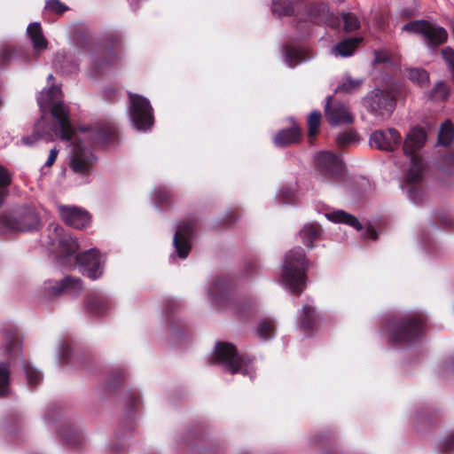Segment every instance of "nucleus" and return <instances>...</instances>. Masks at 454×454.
I'll return each instance as SVG.
<instances>
[{
    "instance_id": "obj_21",
    "label": "nucleus",
    "mask_w": 454,
    "mask_h": 454,
    "mask_svg": "<svg viewBox=\"0 0 454 454\" xmlns=\"http://www.w3.org/2000/svg\"><path fill=\"white\" fill-rule=\"evenodd\" d=\"M301 2V0H271V12L279 17H292L294 24Z\"/></svg>"
},
{
    "instance_id": "obj_8",
    "label": "nucleus",
    "mask_w": 454,
    "mask_h": 454,
    "mask_svg": "<svg viewBox=\"0 0 454 454\" xmlns=\"http://www.w3.org/2000/svg\"><path fill=\"white\" fill-rule=\"evenodd\" d=\"M314 162L316 177L320 182L335 184L341 179L344 168L339 155L328 151H322L315 154Z\"/></svg>"
},
{
    "instance_id": "obj_26",
    "label": "nucleus",
    "mask_w": 454,
    "mask_h": 454,
    "mask_svg": "<svg viewBox=\"0 0 454 454\" xmlns=\"http://www.w3.org/2000/svg\"><path fill=\"white\" fill-rule=\"evenodd\" d=\"M325 217L333 223H346L354 227L356 230L362 229L359 221L352 215L346 213L342 210H336L325 214Z\"/></svg>"
},
{
    "instance_id": "obj_42",
    "label": "nucleus",
    "mask_w": 454,
    "mask_h": 454,
    "mask_svg": "<svg viewBox=\"0 0 454 454\" xmlns=\"http://www.w3.org/2000/svg\"><path fill=\"white\" fill-rule=\"evenodd\" d=\"M335 140L339 145L345 146L356 140V134L353 131L343 132L339 134Z\"/></svg>"
},
{
    "instance_id": "obj_36",
    "label": "nucleus",
    "mask_w": 454,
    "mask_h": 454,
    "mask_svg": "<svg viewBox=\"0 0 454 454\" xmlns=\"http://www.w3.org/2000/svg\"><path fill=\"white\" fill-rule=\"evenodd\" d=\"M68 6L61 3L59 0H46L44 5V13H54L58 15L63 14L68 10Z\"/></svg>"
},
{
    "instance_id": "obj_46",
    "label": "nucleus",
    "mask_w": 454,
    "mask_h": 454,
    "mask_svg": "<svg viewBox=\"0 0 454 454\" xmlns=\"http://www.w3.org/2000/svg\"><path fill=\"white\" fill-rule=\"evenodd\" d=\"M71 348L68 343L61 341L59 346L58 356L61 360H65L70 355Z\"/></svg>"
},
{
    "instance_id": "obj_5",
    "label": "nucleus",
    "mask_w": 454,
    "mask_h": 454,
    "mask_svg": "<svg viewBox=\"0 0 454 454\" xmlns=\"http://www.w3.org/2000/svg\"><path fill=\"white\" fill-rule=\"evenodd\" d=\"M424 322V317L420 314L394 318L387 322L384 334L391 343H408L421 335Z\"/></svg>"
},
{
    "instance_id": "obj_11",
    "label": "nucleus",
    "mask_w": 454,
    "mask_h": 454,
    "mask_svg": "<svg viewBox=\"0 0 454 454\" xmlns=\"http://www.w3.org/2000/svg\"><path fill=\"white\" fill-rule=\"evenodd\" d=\"M1 223L11 231H29L37 229L39 219L30 209L19 208L4 213Z\"/></svg>"
},
{
    "instance_id": "obj_2",
    "label": "nucleus",
    "mask_w": 454,
    "mask_h": 454,
    "mask_svg": "<svg viewBox=\"0 0 454 454\" xmlns=\"http://www.w3.org/2000/svg\"><path fill=\"white\" fill-rule=\"evenodd\" d=\"M427 140V134L420 127H413L407 134L403 142L404 153L411 157L410 168L403 189L406 191L410 200L415 205H420L426 200V194L420 184L423 164L421 159L416 155Z\"/></svg>"
},
{
    "instance_id": "obj_31",
    "label": "nucleus",
    "mask_w": 454,
    "mask_h": 454,
    "mask_svg": "<svg viewBox=\"0 0 454 454\" xmlns=\"http://www.w3.org/2000/svg\"><path fill=\"white\" fill-rule=\"evenodd\" d=\"M454 138V127L450 121L443 122L439 129L438 141L442 145H449Z\"/></svg>"
},
{
    "instance_id": "obj_25",
    "label": "nucleus",
    "mask_w": 454,
    "mask_h": 454,
    "mask_svg": "<svg viewBox=\"0 0 454 454\" xmlns=\"http://www.w3.org/2000/svg\"><path fill=\"white\" fill-rule=\"evenodd\" d=\"M285 63L290 67H294L298 64L310 59L304 49L295 47H286L284 51Z\"/></svg>"
},
{
    "instance_id": "obj_13",
    "label": "nucleus",
    "mask_w": 454,
    "mask_h": 454,
    "mask_svg": "<svg viewBox=\"0 0 454 454\" xmlns=\"http://www.w3.org/2000/svg\"><path fill=\"white\" fill-rule=\"evenodd\" d=\"M80 270L92 280L98 279L104 272L106 256L97 248H91L74 257Z\"/></svg>"
},
{
    "instance_id": "obj_16",
    "label": "nucleus",
    "mask_w": 454,
    "mask_h": 454,
    "mask_svg": "<svg viewBox=\"0 0 454 454\" xmlns=\"http://www.w3.org/2000/svg\"><path fill=\"white\" fill-rule=\"evenodd\" d=\"M59 212L65 223L72 228L82 230L90 224V214L81 207L61 205L59 207Z\"/></svg>"
},
{
    "instance_id": "obj_53",
    "label": "nucleus",
    "mask_w": 454,
    "mask_h": 454,
    "mask_svg": "<svg viewBox=\"0 0 454 454\" xmlns=\"http://www.w3.org/2000/svg\"><path fill=\"white\" fill-rule=\"evenodd\" d=\"M52 79H53V75H52L51 74H49V76H48V81H51V80H52Z\"/></svg>"
},
{
    "instance_id": "obj_48",
    "label": "nucleus",
    "mask_w": 454,
    "mask_h": 454,
    "mask_svg": "<svg viewBox=\"0 0 454 454\" xmlns=\"http://www.w3.org/2000/svg\"><path fill=\"white\" fill-rule=\"evenodd\" d=\"M364 239H370L372 240H375L377 239V232L375 231L374 229L372 228H368L364 232Z\"/></svg>"
},
{
    "instance_id": "obj_14",
    "label": "nucleus",
    "mask_w": 454,
    "mask_h": 454,
    "mask_svg": "<svg viewBox=\"0 0 454 454\" xmlns=\"http://www.w3.org/2000/svg\"><path fill=\"white\" fill-rule=\"evenodd\" d=\"M43 292L46 298H52L62 294L77 296L83 289L82 280L79 278L66 276L61 280H48L43 285Z\"/></svg>"
},
{
    "instance_id": "obj_40",
    "label": "nucleus",
    "mask_w": 454,
    "mask_h": 454,
    "mask_svg": "<svg viewBox=\"0 0 454 454\" xmlns=\"http://www.w3.org/2000/svg\"><path fill=\"white\" fill-rule=\"evenodd\" d=\"M10 380V372L7 365L0 364V396L5 395L8 391Z\"/></svg>"
},
{
    "instance_id": "obj_51",
    "label": "nucleus",
    "mask_w": 454,
    "mask_h": 454,
    "mask_svg": "<svg viewBox=\"0 0 454 454\" xmlns=\"http://www.w3.org/2000/svg\"><path fill=\"white\" fill-rule=\"evenodd\" d=\"M63 438L65 439V441H67L68 443L70 444H73V442H71V440L67 436V435H63Z\"/></svg>"
},
{
    "instance_id": "obj_43",
    "label": "nucleus",
    "mask_w": 454,
    "mask_h": 454,
    "mask_svg": "<svg viewBox=\"0 0 454 454\" xmlns=\"http://www.w3.org/2000/svg\"><path fill=\"white\" fill-rule=\"evenodd\" d=\"M5 350L10 355H15L20 351V343L17 338L7 337Z\"/></svg>"
},
{
    "instance_id": "obj_34",
    "label": "nucleus",
    "mask_w": 454,
    "mask_h": 454,
    "mask_svg": "<svg viewBox=\"0 0 454 454\" xmlns=\"http://www.w3.org/2000/svg\"><path fill=\"white\" fill-rule=\"evenodd\" d=\"M408 77L411 82H416L420 87H425L429 82L428 73L421 68L408 69Z\"/></svg>"
},
{
    "instance_id": "obj_49",
    "label": "nucleus",
    "mask_w": 454,
    "mask_h": 454,
    "mask_svg": "<svg viewBox=\"0 0 454 454\" xmlns=\"http://www.w3.org/2000/svg\"><path fill=\"white\" fill-rule=\"evenodd\" d=\"M442 444L446 448H451L454 445V432L442 441Z\"/></svg>"
},
{
    "instance_id": "obj_9",
    "label": "nucleus",
    "mask_w": 454,
    "mask_h": 454,
    "mask_svg": "<svg viewBox=\"0 0 454 454\" xmlns=\"http://www.w3.org/2000/svg\"><path fill=\"white\" fill-rule=\"evenodd\" d=\"M128 114L132 126L141 131L150 129L153 124V109L149 99L135 93H129Z\"/></svg>"
},
{
    "instance_id": "obj_22",
    "label": "nucleus",
    "mask_w": 454,
    "mask_h": 454,
    "mask_svg": "<svg viewBox=\"0 0 454 454\" xmlns=\"http://www.w3.org/2000/svg\"><path fill=\"white\" fill-rule=\"evenodd\" d=\"M86 307L90 313L102 315L111 308L108 297L98 293H90L86 298Z\"/></svg>"
},
{
    "instance_id": "obj_35",
    "label": "nucleus",
    "mask_w": 454,
    "mask_h": 454,
    "mask_svg": "<svg viewBox=\"0 0 454 454\" xmlns=\"http://www.w3.org/2000/svg\"><path fill=\"white\" fill-rule=\"evenodd\" d=\"M340 22H343V30L345 32H353L360 27V21L357 17L351 12H343Z\"/></svg>"
},
{
    "instance_id": "obj_7",
    "label": "nucleus",
    "mask_w": 454,
    "mask_h": 454,
    "mask_svg": "<svg viewBox=\"0 0 454 454\" xmlns=\"http://www.w3.org/2000/svg\"><path fill=\"white\" fill-rule=\"evenodd\" d=\"M47 231L45 244L50 250L58 254L59 262L66 264V260H71L78 249L76 239L57 223H51Z\"/></svg>"
},
{
    "instance_id": "obj_19",
    "label": "nucleus",
    "mask_w": 454,
    "mask_h": 454,
    "mask_svg": "<svg viewBox=\"0 0 454 454\" xmlns=\"http://www.w3.org/2000/svg\"><path fill=\"white\" fill-rule=\"evenodd\" d=\"M230 287L229 279L223 277L216 278L207 287V297L212 302L222 305L229 294Z\"/></svg>"
},
{
    "instance_id": "obj_18",
    "label": "nucleus",
    "mask_w": 454,
    "mask_h": 454,
    "mask_svg": "<svg viewBox=\"0 0 454 454\" xmlns=\"http://www.w3.org/2000/svg\"><path fill=\"white\" fill-rule=\"evenodd\" d=\"M402 137L395 129L376 130L370 137V145L380 150L393 151L401 145Z\"/></svg>"
},
{
    "instance_id": "obj_52",
    "label": "nucleus",
    "mask_w": 454,
    "mask_h": 454,
    "mask_svg": "<svg viewBox=\"0 0 454 454\" xmlns=\"http://www.w3.org/2000/svg\"><path fill=\"white\" fill-rule=\"evenodd\" d=\"M97 67L99 68L103 66V64L100 61L96 62Z\"/></svg>"
},
{
    "instance_id": "obj_29",
    "label": "nucleus",
    "mask_w": 454,
    "mask_h": 454,
    "mask_svg": "<svg viewBox=\"0 0 454 454\" xmlns=\"http://www.w3.org/2000/svg\"><path fill=\"white\" fill-rule=\"evenodd\" d=\"M364 79L353 78L349 74H346L342 76L340 84L336 87L335 91L344 93H354L360 90Z\"/></svg>"
},
{
    "instance_id": "obj_10",
    "label": "nucleus",
    "mask_w": 454,
    "mask_h": 454,
    "mask_svg": "<svg viewBox=\"0 0 454 454\" xmlns=\"http://www.w3.org/2000/svg\"><path fill=\"white\" fill-rule=\"evenodd\" d=\"M395 104V93L392 90L374 89L363 99L366 110L380 121L390 116Z\"/></svg>"
},
{
    "instance_id": "obj_4",
    "label": "nucleus",
    "mask_w": 454,
    "mask_h": 454,
    "mask_svg": "<svg viewBox=\"0 0 454 454\" xmlns=\"http://www.w3.org/2000/svg\"><path fill=\"white\" fill-rule=\"evenodd\" d=\"M308 261L301 247L291 249L286 254L279 283L294 294H301L306 285Z\"/></svg>"
},
{
    "instance_id": "obj_41",
    "label": "nucleus",
    "mask_w": 454,
    "mask_h": 454,
    "mask_svg": "<svg viewBox=\"0 0 454 454\" xmlns=\"http://www.w3.org/2000/svg\"><path fill=\"white\" fill-rule=\"evenodd\" d=\"M295 187L294 185H288L282 187L277 194V198L282 203H288L292 201L295 196Z\"/></svg>"
},
{
    "instance_id": "obj_27",
    "label": "nucleus",
    "mask_w": 454,
    "mask_h": 454,
    "mask_svg": "<svg viewBox=\"0 0 454 454\" xmlns=\"http://www.w3.org/2000/svg\"><path fill=\"white\" fill-rule=\"evenodd\" d=\"M276 332V323L272 318H262L259 321L256 328L255 334L262 340H269L272 339Z\"/></svg>"
},
{
    "instance_id": "obj_39",
    "label": "nucleus",
    "mask_w": 454,
    "mask_h": 454,
    "mask_svg": "<svg viewBox=\"0 0 454 454\" xmlns=\"http://www.w3.org/2000/svg\"><path fill=\"white\" fill-rule=\"evenodd\" d=\"M152 199L157 207L168 204L170 200L168 192L162 188L154 189L152 194Z\"/></svg>"
},
{
    "instance_id": "obj_44",
    "label": "nucleus",
    "mask_w": 454,
    "mask_h": 454,
    "mask_svg": "<svg viewBox=\"0 0 454 454\" xmlns=\"http://www.w3.org/2000/svg\"><path fill=\"white\" fill-rule=\"evenodd\" d=\"M442 54L454 78V50L447 47L442 51Z\"/></svg>"
},
{
    "instance_id": "obj_38",
    "label": "nucleus",
    "mask_w": 454,
    "mask_h": 454,
    "mask_svg": "<svg viewBox=\"0 0 454 454\" xmlns=\"http://www.w3.org/2000/svg\"><path fill=\"white\" fill-rule=\"evenodd\" d=\"M321 114L318 111H312L308 117L309 137H313L317 132L320 124Z\"/></svg>"
},
{
    "instance_id": "obj_28",
    "label": "nucleus",
    "mask_w": 454,
    "mask_h": 454,
    "mask_svg": "<svg viewBox=\"0 0 454 454\" xmlns=\"http://www.w3.org/2000/svg\"><path fill=\"white\" fill-rule=\"evenodd\" d=\"M320 229L316 223H308L300 231L299 236L301 242L309 249L314 247L313 242L319 236Z\"/></svg>"
},
{
    "instance_id": "obj_3",
    "label": "nucleus",
    "mask_w": 454,
    "mask_h": 454,
    "mask_svg": "<svg viewBox=\"0 0 454 454\" xmlns=\"http://www.w3.org/2000/svg\"><path fill=\"white\" fill-rule=\"evenodd\" d=\"M323 23L337 27L340 26V20L330 13L325 3L319 0H301L293 27L299 30L301 35H307L312 25Z\"/></svg>"
},
{
    "instance_id": "obj_47",
    "label": "nucleus",
    "mask_w": 454,
    "mask_h": 454,
    "mask_svg": "<svg viewBox=\"0 0 454 454\" xmlns=\"http://www.w3.org/2000/svg\"><path fill=\"white\" fill-rule=\"evenodd\" d=\"M58 154H59L58 149H56V148L51 149L50 151L48 158L44 163V167H48V168L51 167L54 164V162L56 161Z\"/></svg>"
},
{
    "instance_id": "obj_30",
    "label": "nucleus",
    "mask_w": 454,
    "mask_h": 454,
    "mask_svg": "<svg viewBox=\"0 0 454 454\" xmlns=\"http://www.w3.org/2000/svg\"><path fill=\"white\" fill-rule=\"evenodd\" d=\"M298 319L301 327L305 330L311 329L316 322L314 307L311 304H305L298 312Z\"/></svg>"
},
{
    "instance_id": "obj_20",
    "label": "nucleus",
    "mask_w": 454,
    "mask_h": 454,
    "mask_svg": "<svg viewBox=\"0 0 454 454\" xmlns=\"http://www.w3.org/2000/svg\"><path fill=\"white\" fill-rule=\"evenodd\" d=\"M27 35L32 43L33 50L36 55H40L48 46V41L43 35L39 22L30 23L27 27Z\"/></svg>"
},
{
    "instance_id": "obj_1",
    "label": "nucleus",
    "mask_w": 454,
    "mask_h": 454,
    "mask_svg": "<svg viewBox=\"0 0 454 454\" xmlns=\"http://www.w3.org/2000/svg\"><path fill=\"white\" fill-rule=\"evenodd\" d=\"M37 103L42 111V118L35 124L32 137H24L23 143L31 145L38 138L52 141L55 137L64 141H78L70 155L69 168L75 176L77 184H86L96 157L85 144L108 143L110 130L106 128L82 129L78 135L72 126L69 108L62 101L61 90L57 85L43 90L37 97Z\"/></svg>"
},
{
    "instance_id": "obj_17",
    "label": "nucleus",
    "mask_w": 454,
    "mask_h": 454,
    "mask_svg": "<svg viewBox=\"0 0 454 454\" xmlns=\"http://www.w3.org/2000/svg\"><path fill=\"white\" fill-rule=\"evenodd\" d=\"M193 233V223L191 221H184L177 226L173 238V246L177 256L185 259L191 251V239Z\"/></svg>"
},
{
    "instance_id": "obj_15",
    "label": "nucleus",
    "mask_w": 454,
    "mask_h": 454,
    "mask_svg": "<svg viewBox=\"0 0 454 454\" xmlns=\"http://www.w3.org/2000/svg\"><path fill=\"white\" fill-rule=\"evenodd\" d=\"M325 115L332 126L348 125L354 121L349 107L340 101L334 100L332 97L327 98Z\"/></svg>"
},
{
    "instance_id": "obj_45",
    "label": "nucleus",
    "mask_w": 454,
    "mask_h": 454,
    "mask_svg": "<svg viewBox=\"0 0 454 454\" xmlns=\"http://www.w3.org/2000/svg\"><path fill=\"white\" fill-rule=\"evenodd\" d=\"M16 53L17 51L11 46H5L0 49V62L2 64L8 63Z\"/></svg>"
},
{
    "instance_id": "obj_6",
    "label": "nucleus",
    "mask_w": 454,
    "mask_h": 454,
    "mask_svg": "<svg viewBox=\"0 0 454 454\" xmlns=\"http://www.w3.org/2000/svg\"><path fill=\"white\" fill-rule=\"evenodd\" d=\"M213 360L215 364L221 365L228 372L241 373L251 380L254 375V368L252 360L247 356L238 354L236 348L228 342L216 343Z\"/></svg>"
},
{
    "instance_id": "obj_37",
    "label": "nucleus",
    "mask_w": 454,
    "mask_h": 454,
    "mask_svg": "<svg viewBox=\"0 0 454 454\" xmlns=\"http://www.w3.org/2000/svg\"><path fill=\"white\" fill-rule=\"evenodd\" d=\"M24 372L27 380L28 386H36L43 380V374L30 365H24Z\"/></svg>"
},
{
    "instance_id": "obj_50",
    "label": "nucleus",
    "mask_w": 454,
    "mask_h": 454,
    "mask_svg": "<svg viewBox=\"0 0 454 454\" xmlns=\"http://www.w3.org/2000/svg\"><path fill=\"white\" fill-rule=\"evenodd\" d=\"M111 38L113 40L114 45L117 47L120 44V40L117 38H114V37H111Z\"/></svg>"
},
{
    "instance_id": "obj_32",
    "label": "nucleus",
    "mask_w": 454,
    "mask_h": 454,
    "mask_svg": "<svg viewBox=\"0 0 454 454\" xmlns=\"http://www.w3.org/2000/svg\"><path fill=\"white\" fill-rule=\"evenodd\" d=\"M80 56L72 54H67L63 56L62 63L59 65V68L67 73H75L79 69Z\"/></svg>"
},
{
    "instance_id": "obj_24",
    "label": "nucleus",
    "mask_w": 454,
    "mask_h": 454,
    "mask_svg": "<svg viewBox=\"0 0 454 454\" xmlns=\"http://www.w3.org/2000/svg\"><path fill=\"white\" fill-rule=\"evenodd\" d=\"M362 41L361 37H352L345 39L337 43L331 51L335 57L348 58L353 55L358 44Z\"/></svg>"
},
{
    "instance_id": "obj_12",
    "label": "nucleus",
    "mask_w": 454,
    "mask_h": 454,
    "mask_svg": "<svg viewBox=\"0 0 454 454\" xmlns=\"http://www.w3.org/2000/svg\"><path fill=\"white\" fill-rule=\"evenodd\" d=\"M403 30L421 35L429 46H437L447 40V32L443 27L423 20L406 23Z\"/></svg>"
},
{
    "instance_id": "obj_23",
    "label": "nucleus",
    "mask_w": 454,
    "mask_h": 454,
    "mask_svg": "<svg viewBox=\"0 0 454 454\" xmlns=\"http://www.w3.org/2000/svg\"><path fill=\"white\" fill-rule=\"evenodd\" d=\"M301 129L294 123L287 129L280 130L273 138V143L278 147H284L297 143L301 138Z\"/></svg>"
},
{
    "instance_id": "obj_33",
    "label": "nucleus",
    "mask_w": 454,
    "mask_h": 454,
    "mask_svg": "<svg viewBox=\"0 0 454 454\" xmlns=\"http://www.w3.org/2000/svg\"><path fill=\"white\" fill-rule=\"evenodd\" d=\"M450 94L449 86L442 81L435 83L433 90L428 93V97L432 100L442 101L445 100Z\"/></svg>"
}]
</instances>
